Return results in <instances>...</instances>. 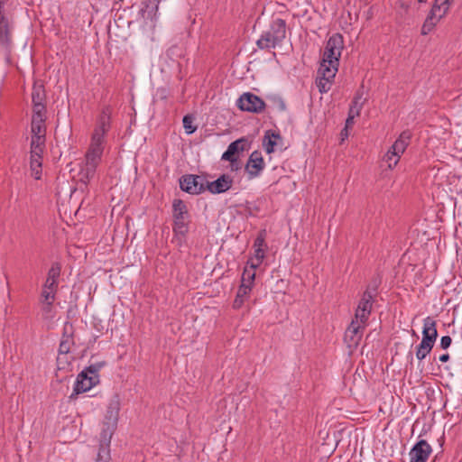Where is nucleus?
Wrapping results in <instances>:
<instances>
[{"mask_svg": "<svg viewBox=\"0 0 462 462\" xmlns=\"http://www.w3.org/2000/svg\"><path fill=\"white\" fill-rule=\"evenodd\" d=\"M245 300L242 298H237V296H236V299L233 302V307L234 309H240L242 307V305L244 304Z\"/></svg>", "mask_w": 462, "mask_h": 462, "instance_id": "42", "label": "nucleus"}, {"mask_svg": "<svg viewBox=\"0 0 462 462\" xmlns=\"http://www.w3.org/2000/svg\"><path fill=\"white\" fill-rule=\"evenodd\" d=\"M112 113L111 106H106L96 119L90 143L85 155V164L80 171L82 180L85 183L95 177L97 169L102 161L106 143V134L112 125Z\"/></svg>", "mask_w": 462, "mask_h": 462, "instance_id": "1", "label": "nucleus"}, {"mask_svg": "<svg viewBox=\"0 0 462 462\" xmlns=\"http://www.w3.org/2000/svg\"><path fill=\"white\" fill-rule=\"evenodd\" d=\"M361 99H362L361 95H356L355 97V98L352 101V104L350 106L348 114L352 115L355 117L359 116L362 106H363V102L361 101Z\"/></svg>", "mask_w": 462, "mask_h": 462, "instance_id": "28", "label": "nucleus"}, {"mask_svg": "<svg viewBox=\"0 0 462 462\" xmlns=\"http://www.w3.org/2000/svg\"><path fill=\"white\" fill-rule=\"evenodd\" d=\"M106 365L105 361L91 363L85 370L93 375H99L98 372Z\"/></svg>", "mask_w": 462, "mask_h": 462, "instance_id": "34", "label": "nucleus"}, {"mask_svg": "<svg viewBox=\"0 0 462 462\" xmlns=\"http://www.w3.org/2000/svg\"><path fill=\"white\" fill-rule=\"evenodd\" d=\"M365 325L366 323H361L355 319L352 320L346 328L344 337L345 342L347 344L349 348H356L358 346L363 337Z\"/></svg>", "mask_w": 462, "mask_h": 462, "instance_id": "10", "label": "nucleus"}, {"mask_svg": "<svg viewBox=\"0 0 462 462\" xmlns=\"http://www.w3.org/2000/svg\"><path fill=\"white\" fill-rule=\"evenodd\" d=\"M379 283V280H373L363 292L355 311V319L357 321H360L361 323H367L372 311L374 298L377 295V288Z\"/></svg>", "mask_w": 462, "mask_h": 462, "instance_id": "3", "label": "nucleus"}, {"mask_svg": "<svg viewBox=\"0 0 462 462\" xmlns=\"http://www.w3.org/2000/svg\"><path fill=\"white\" fill-rule=\"evenodd\" d=\"M45 145H31V158L42 159Z\"/></svg>", "mask_w": 462, "mask_h": 462, "instance_id": "37", "label": "nucleus"}, {"mask_svg": "<svg viewBox=\"0 0 462 462\" xmlns=\"http://www.w3.org/2000/svg\"><path fill=\"white\" fill-rule=\"evenodd\" d=\"M160 0H145L141 9L143 16L147 19L156 20L159 10Z\"/></svg>", "mask_w": 462, "mask_h": 462, "instance_id": "20", "label": "nucleus"}, {"mask_svg": "<svg viewBox=\"0 0 462 462\" xmlns=\"http://www.w3.org/2000/svg\"><path fill=\"white\" fill-rule=\"evenodd\" d=\"M46 134H32L31 145H45Z\"/></svg>", "mask_w": 462, "mask_h": 462, "instance_id": "38", "label": "nucleus"}, {"mask_svg": "<svg viewBox=\"0 0 462 462\" xmlns=\"http://www.w3.org/2000/svg\"><path fill=\"white\" fill-rule=\"evenodd\" d=\"M266 247V245H265V240H264V236L263 235H259L254 242V248H265Z\"/></svg>", "mask_w": 462, "mask_h": 462, "instance_id": "39", "label": "nucleus"}, {"mask_svg": "<svg viewBox=\"0 0 462 462\" xmlns=\"http://www.w3.org/2000/svg\"><path fill=\"white\" fill-rule=\"evenodd\" d=\"M452 339L449 336H443L440 339V346L443 349H447L451 345Z\"/></svg>", "mask_w": 462, "mask_h": 462, "instance_id": "40", "label": "nucleus"}, {"mask_svg": "<svg viewBox=\"0 0 462 462\" xmlns=\"http://www.w3.org/2000/svg\"><path fill=\"white\" fill-rule=\"evenodd\" d=\"M286 37V22L282 18L273 19L270 28L263 32L257 40L256 45L261 50L275 48Z\"/></svg>", "mask_w": 462, "mask_h": 462, "instance_id": "2", "label": "nucleus"}, {"mask_svg": "<svg viewBox=\"0 0 462 462\" xmlns=\"http://www.w3.org/2000/svg\"><path fill=\"white\" fill-rule=\"evenodd\" d=\"M396 153V152L390 148L387 153L384 155V161L388 163V167L390 169L395 167L400 161L402 155Z\"/></svg>", "mask_w": 462, "mask_h": 462, "instance_id": "30", "label": "nucleus"}, {"mask_svg": "<svg viewBox=\"0 0 462 462\" xmlns=\"http://www.w3.org/2000/svg\"><path fill=\"white\" fill-rule=\"evenodd\" d=\"M355 118H356L355 116H353L352 115L348 114V116H347V118L346 120L345 130H346V128L351 127L353 125Z\"/></svg>", "mask_w": 462, "mask_h": 462, "instance_id": "43", "label": "nucleus"}, {"mask_svg": "<svg viewBox=\"0 0 462 462\" xmlns=\"http://www.w3.org/2000/svg\"><path fill=\"white\" fill-rule=\"evenodd\" d=\"M337 68L320 64L316 79V85L320 93H327L330 90L333 80L336 77Z\"/></svg>", "mask_w": 462, "mask_h": 462, "instance_id": "8", "label": "nucleus"}, {"mask_svg": "<svg viewBox=\"0 0 462 462\" xmlns=\"http://www.w3.org/2000/svg\"><path fill=\"white\" fill-rule=\"evenodd\" d=\"M6 0H0V45L5 46L9 42L8 19L5 15L3 8Z\"/></svg>", "mask_w": 462, "mask_h": 462, "instance_id": "17", "label": "nucleus"}, {"mask_svg": "<svg viewBox=\"0 0 462 462\" xmlns=\"http://www.w3.org/2000/svg\"><path fill=\"white\" fill-rule=\"evenodd\" d=\"M433 346L420 343L416 347V357L419 361H422L432 350Z\"/></svg>", "mask_w": 462, "mask_h": 462, "instance_id": "29", "label": "nucleus"}, {"mask_svg": "<svg viewBox=\"0 0 462 462\" xmlns=\"http://www.w3.org/2000/svg\"><path fill=\"white\" fill-rule=\"evenodd\" d=\"M119 410V399L117 396H114L107 406L106 420L109 421L111 424H117Z\"/></svg>", "mask_w": 462, "mask_h": 462, "instance_id": "21", "label": "nucleus"}, {"mask_svg": "<svg viewBox=\"0 0 462 462\" xmlns=\"http://www.w3.org/2000/svg\"><path fill=\"white\" fill-rule=\"evenodd\" d=\"M44 93L39 88H33L32 92V100L33 104V113H45V106L43 104Z\"/></svg>", "mask_w": 462, "mask_h": 462, "instance_id": "23", "label": "nucleus"}, {"mask_svg": "<svg viewBox=\"0 0 462 462\" xmlns=\"http://www.w3.org/2000/svg\"><path fill=\"white\" fill-rule=\"evenodd\" d=\"M42 159L30 158L32 176L35 180H40L42 177Z\"/></svg>", "mask_w": 462, "mask_h": 462, "instance_id": "26", "label": "nucleus"}, {"mask_svg": "<svg viewBox=\"0 0 462 462\" xmlns=\"http://www.w3.org/2000/svg\"><path fill=\"white\" fill-rule=\"evenodd\" d=\"M275 104L277 106V109L279 111H285L286 110V104L281 97L275 99Z\"/></svg>", "mask_w": 462, "mask_h": 462, "instance_id": "41", "label": "nucleus"}, {"mask_svg": "<svg viewBox=\"0 0 462 462\" xmlns=\"http://www.w3.org/2000/svg\"><path fill=\"white\" fill-rule=\"evenodd\" d=\"M98 383L99 375H93L88 374V372L84 369L77 377L74 384L73 393L70 397L72 398L74 394H79L90 390Z\"/></svg>", "mask_w": 462, "mask_h": 462, "instance_id": "11", "label": "nucleus"}, {"mask_svg": "<svg viewBox=\"0 0 462 462\" xmlns=\"http://www.w3.org/2000/svg\"><path fill=\"white\" fill-rule=\"evenodd\" d=\"M343 37L339 33L333 34L327 42L325 46L322 61L320 64L327 66L338 67L341 51L343 50Z\"/></svg>", "mask_w": 462, "mask_h": 462, "instance_id": "5", "label": "nucleus"}, {"mask_svg": "<svg viewBox=\"0 0 462 462\" xmlns=\"http://www.w3.org/2000/svg\"><path fill=\"white\" fill-rule=\"evenodd\" d=\"M411 132L410 130H405L401 133L397 140L391 146V149L396 152V154H402L408 145L410 144L411 139Z\"/></svg>", "mask_w": 462, "mask_h": 462, "instance_id": "18", "label": "nucleus"}, {"mask_svg": "<svg viewBox=\"0 0 462 462\" xmlns=\"http://www.w3.org/2000/svg\"><path fill=\"white\" fill-rule=\"evenodd\" d=\"M437 337L436 322L430 317H427L423 320L422 339L420 343L434 346Z\"/></svg>", "mask_w": 462, "mask_h": 462, "instance_id": "16", "label": "nucleus"}, {"mask_svg": "<svg viewBox=\"0 0 462 462\" xmlns=\"http://www.w3.org/2000/svg\"><path fill=\"white\" fill-rule=\"evenodd\" d=\"M420 3H425L427 0H418Z\"/></svg>", "mask_w": 462, "mask_h": 462, "instance_id": "45", "label": "nucleus"}, {"mask_svg": "<svg viewBox=\"0 0 462 462\" xmlns=\"http://www.w3.org/2000/svg\"><path fill=\"white\" fill-rule=\"evenodd\" d=\"M172 217L173 233L176 236L183 238L189 232V215L186 204L181 199L173 201Z\"/></svg>", "mask_w": 462, "mask_h": 462, "instance_id": "4", "label": "nucleus"}, {"mask_svg": "<svg viewBox=\"0 0 462 462\" xmlns=\"http://www.w3.org/2000/svg\"><path fill=\"white\" fill-rule=\"evenodd\" d=\"M434 7H435V5H433V7L431 9V15L425 21V23L422 25L421 33L424 35L428 34L432 30V28L435 24L434 20H436V21L439 20L440 18H442L445 15V14L441 16H437V15L433 14Z\"/></svg>", "mask_w": 462, "mask_h": 462, "instance_id": "27", "label": "nucleus"}, {"mask_svg": "<svg viewBox=\"0 0 462 462\" xmlns=\"http://www.w3.org/2000/svg\"><path fill=\"white\" fill-rule=\"evenodd\" d=\"M232 183L233 179L227 174H223L214 181H207L206 189L212 194H220L227 191L231 188Z\"/></svg>", "mask_w": 462, "mask_h": 462, "instance_id": "14", "label": "nucleus"}, {"mask_svg": "<svg viewBox=\"0 0 462 462\" xmlns=\"http://www.w3.org/2000/svg\"><path fill=\"white\" fill-rule=\"evenodd\" d=\"M61 267L60 263H54L50 268L46 281L43 284L42 291V297L43 298V302L47 306H51L54 300L58 288V280L60 275Z\"/></svg>", "mask_w": 462, "mask_h": 462, "instance_id": "6", "label": "nucleus"}, {"mask_svg": "<svg viewBox=\"0 0 462 462\" xmlns=\"http://www.w3.org/2000/svg\"><path fill=\"white\" fill-rule=\"evenodd\" d=\"M194 117L190 115H186L183 117V127L187 134H191L197 130V126L193 125Z\"/></svg>", "mask_w": 462, "mask_h": 462, "instance_id": "31", "label": "nucleus"}, {"mask_svg": "<svg viewBox=\"0 0 462 462\" xmlns=\"http://www.w3.org/2000/svg\"><path fill=\"white\" fill-rule=\"evenodd\" d=\"M281 139V135L274 132H266L263 140V146L267 153H272L277 144V140Z\"/></svg>", "mask_w": 462, "mask_h": 462, "instance_id": "24", "label": "nucleus"}, {"mask_svg": "<svg viewBox=\"0 0 462 462\" xmlns=\"http://www.w3.org/2000/svg\"><path fill=\"white\" fill-rule=\"evenodd\" d=\"M431 452V446L426 440L420 439L409 452L410 462H427Z\"/></svg>", "mask_w": 462, "mask_h": 462, "instance_id": "13", "label": "nucleus"}, {"mask_svg": "<svg viewBox=\"0 0 462 462\" xmlns=\"http://www.w3.org/2000/svg\"><path fill=\"white\" fill-rule=\"evenodd\" d=\"M71 345L72 339L70 337H66L65 339L61 340L59 346V354L67 355L70 350Z\"/></svg>", "mask_w": 462, "mask_h": 462, "instance_id": "36", "label": "nucleus"}, {"mask_svg": "<svg viewBox=\"0 0 462 462\" xmlns=\"http://www.w3.org/2000/svg\"><path fill=\"white\" fill-rule=\"evenodd\" d=\"M110 448L107 447L99 448L95 462H110Z\"/></svg>", "mask_w": 462, "mask_h": 462, "instance_id": "33", "label": "nucleus"}, {"mask_svg": "<svg viewBox=\"0 0 462 462\" xmlns=\"http://www.w3.org/2000/svg\"><path fill=\"white\" fill-rule=\"evenodd\" d=\"M408 356L412 359V353L411 352H410Z\"/></svg>", "mask_w": 462, "mask_h": 462, "instance_id": "46", "label": "nucleus"}, {"mask_svg": "<svg viewBox=\"0 0 462 462\" xmlns=\"http://www.w3.org/2000/svg\"><path fill=\"white\" fill-rule=\"evenodd\" d=\"M255 279V270H247L245 268L244 273L242 274L241 284L246 283L249 286L253 287L254 282Z\"/></svg>", "mask_w": 462, "mask_h": 462, "instance_id": "32", "label": "nucleus"}, {"mask_svg": "<svg viewBox=\"0 0 462 462\" xmlns=\"http://www.w3.org/2000/svg\"><path fill=\"white\" fill-rule=\"evenodd\" d=\"M264 165L261 152L254 151L245 164V171L248 175V179L252 180L258 177L264 169Z\"/></svg>", "mask_w": 462, "mask_h": 462, "instance_id": "12", "label": "nucleus"}, {"mask_svg": "<svg viewBox=\"0 0 462 462\" xmlns=\"http://www.w3.org/2000/svg\"><path fill=\"white\" fill-rule=\"evenodd\" d=\"M248 147V142L245 138H241L232 142L226 151L222 154L221 159L224 161H228L230 162H235L236 161V154L239 152H244Z\"/></svg>", "mask_w": 462, "mask_h": 462, "instance_id": "15", "label": "nucleus"}, {"mask_svg": "<svg viewBox=\"0 0 462 462\" xmlns=\"http://www.w3.org/2000/svg\"><path fill=\"white\" fill-rule=\"evenodd\" d=\"M116 427V424H111L109 421L106 420L103 424V428L100 433V445L99 448L107 447L109 448L111 438L114 434V430Z\"/></svg>", "mask_w": 462, "mask_h": 462, "instance_id": "22", "label": "nucleus"}, {"mask_svg": "<svg viewBox=\"0 0 462 462\" xmlns=\"http://www.w3.org/2000/svg\"><path fill=\"white\" fill-rule=\"evenodd\" d=\"M449 359L448 354H443L439 356V361L442 363L447 362Z\"/></svg>", "mask_w": 462, "mask_h": 462, "instance_id": "44", "label": "nucleus"}, {"mask_svg": "<svg viewBox=\"0 0 462 462\" xmlns=\"http://www.w3.org/2000/svg\"><path fill=\"white\" fill-rule=\"evenodd\" d=\"M207 180L203 176L189 174L182 176L180 180V189L193 195L202 193L206 189Z\"/></svg>", "mask_w": 462, "mask_h": 462, "instance_id": "7", "label": "nucleus"}, {"mask_svg": "<svg viewBox=\"0 0 462 462\" xmlns=\"http://www.w3.org/2000/svg\"><path fill=\"white\" fill-rule=\"evenodd\" d=\"M254 256L248 260L247 263L251 269L256 270L265 257V248H254Z\"/></svg>", "mask_w": 462, "mask_h": 462, "instance_id": "25", "label": "nucleus"}, {"mask_svg": "<svg viewBox=\"0 0 462 462\" xmlns=\"http://www.w3.org/2000/svg\"><path fill=\"white\" fill-rule=\"evenodd\" d=\"M45 113H33L32 117V134H46Z\"/></svg>", "mask_w": 462, "mask_h": 462, "instance_id": "19", "label": "nucleus"}, {"mask_svg": "<svg viewBox=\"0 0 462 462\" xmlns=\"http://www.w3.org/2000/svg\"><path fill=\"white\" fill-rule=\"evenodd\" d=\"M236 104L241 110L252 113H261L265 107L264 101L250 92L244 93L237 99Z\"/></svg>", "mask_w": 462, "mask_h": 462, "instance_id": "9", "label": "nucleus"}, {"mask_svg": "<svg viewBox=\"0 0 462 462\" xmlns=\"http://www.w3.org/2000/svg\"><path fill=\"white\" fill-rule=\"evenodd\" d=\"M252 288L253 287L249 286V284L246 283L240 284L236 293L237 298H242L245 300L250 295Z\"/></svg>", "mask_w": 462, "mask_h": 462, "instance_id": "35", "label": "nucleus"}]
</instances>
